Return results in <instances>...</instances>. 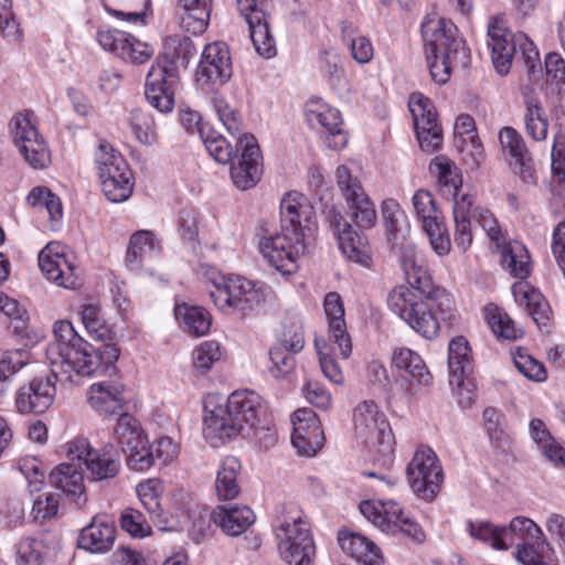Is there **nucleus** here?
Returning a JSON list of instances; mask_svg holds the SVG:
<instances>
[{
  "label": "nucleus",
  "mask_w": 565,
  "mask_h": 565,
  "mask_svg": "<svg viewBox=\"0 0 565 565\" xmlns=\"http://www.w3.org/2000/svg\"><path fill=\"white\" fill-rule=\"evenodd\" d=\"M398 262L411 288H394L388 294V308L415 332L431 340L438 335L441 321L454 319L452 302L444 289L434 285L414 243L401 244Z\"/></svg>",
  "instance_id": "obj_2"
},
{
  "label": "nucleus",
  "mask_w": 565,
  "mask_h": 565,
  "mask_svg": "<svg viewBox=\"0 0 565 565\" xmlns=\"http://www.w3.org/2000/svg\"><path fill=\"white\" fill-rule=\"evenodd\" d=\"M233 75L230 49L224 42L207 44L198 67V81L215 88L227 83Z\"/></svg>",
  "instance_id": "obj_20"
},
{
  "label": "nucleus",
  "mask_w": 565,
  "mask_h": 565,
  "mask_svg": "<svg viewBox=\"0 0 565 565\" xmlns=\"http://www.w3.org/2000/svg\"><path fill=\"white\" fill-rule=\"evenodd\" d=\"M55 394V383L49 376L34 377L17 391V411L20 414H43L53 404Z\"/></svg>",
  "instance_id": "obj_24"
},
{
  "label": "nucleus",
  "mask_w": 565,
  "mask_h": 565,
  "mask_svg": "<svg viewBox=\"0 0 565 565\" xmlns=\"http://www.w3.org/2000/svg\"><path fill=\"white\" fill-rule=\"evenodd\" d=\"M470 348L463 337L455 338L448 348L449 383L462 390L463 380L472 371L470 362Z\"/></svg>",
  "instance_id": "obj_38"
},
{
  "label": "nucleus",
  "mask_w": 565,
  "mask_h": 565,
  "mask_svg": "<svg viewBox=\"0 0 565 565\" xmlns=\"http://www.w3.org/2000/svg\"><path fill=\"white\" fill-rule=\"evenodd\" d=\"M323 308L329 320L330 338L339 349L340 355L343 359H348L352 351V342L347 331L344 306L341 296L335 291L328 292L324 297Z\"/></svg>",
  "instance_id": "obj_29"
},
{
  "label": "nucleus",
  "mask_w": 565,
  "mask_h": 565,
  "mask_svg": "<svg viewBox=\"0 0 565 565\" xmlns=\"http://www.w3.org/2000/svg\"><path fill=\"white\" fill-rule=\"evenodd\" d=\"M484 315L488 324L497 337L507 340H515L521 337L522 331L518 329L513 320L497 306L488 305L484 308Z\"/></svg>",
  "instance_id": "obj_47"
},
{
  "label": "nucleus",
  "mask_w": 565,
  "mask_h": 565,
  "mask_svg": "<svg viewBox=\"0 0 565 565\" xmlns=\"http://www.w3.org/2000/svg\"><path fill=\"white\" fill-rule=\"evenodd\" d=\"M473 199L469 193H457L454 202V241L458 248L466 252L472 243L470 211Z\"/></svg>",
  "instance_id": "obj_37"
},
{
  "label": "nucleus",
  "mask_w": 565,
  "mask_h": 565,
  "mask_svg": "<svg viewBox=\"0 0 565 565\" xmlns=\"http://www.w3.org/2000/svg\"><path fill=\"white\" fill-rule=\"evenodd\" d=\"M501 535L504 550L515 545L518 551L523 546H533L540 540L542 530L533 520L525 516H516L511 520L509 526L501 527Z\"/></svg>",
  "instance_id": "obj_36"
},
{
  "label": "nucleus",
  "mask_w": 565,
  "mask_h": 565,
  "mask_svg": "<svg viewBox=\"0 0 565 565\" xmlns=\"http://www.w3.org/2000/svg\"><path fill=\"white\" fill-rule=\"evenodd\" d=\"M221 359L220 345L215 341H205L193 351V365L201 372H206Z\"/></svg>",
  "instance_id": "obj_60"
},
{
  "label": "nucleus",
  "mask_w": 565,
  "mask_h": 565,
  "mask_svg": "<svg viewBox=\"0 0 565 565\" xmlns=\"http://www.w3.org/2000/svg\"><path fill=\"white\" fill-rule=\"evenodd\" d=\"M119 524L122 531L130 536L143 539L151 535V525L145 515L137 509L126 508L119 518Z\"/></svg>",
  "instance_id": "obj_54"
},
{
  "label": "nucleus",
  "mask_w": 565,
  "mask_h": 565,
  "mask_svg": "<svg viewBox=\"0 0 565 565\" xmlns=\"http://www.w3.org/2000/svg\"><path fill=\"white\" fill-rule=\"evenodd\" d=\"M241 463L235 457H226L222 460L215 479V491L220 500H233L238 497L241 488L237 476Z\"/></svg>",
  "instance_id": "obj_41"
},
{
  "label": "nucleus",
  "mask_w": 565,
  "mask_h": 565,
  "mask_svg": "<svg viewBox=\"0 0 565 565\" xmlns=\"http://www.w3.org/2000/svg\"><path fill=\"white\" fill-rule=\"evenodd\" d=\"M42 541L26 537L23 539L17 551V564L18 565H43L45 551Z\"/></svg>",
  "instance_id": "obj_58"
},
{
  "label": "nucleus",
  "mask_w": 565,
  "mask_h": 565,
  "mask_svg": "<svg viewBox=\"0 0 565 565\" xmlns=\"http://www.w3.org/2000/svg\"><path fill=\"white\" fill-rule=\"evenodd\" d=\"M382 215L387 233L396 238L405 223V214L399 204L393 199L385 200L382 204Z\"/></svg>",
  "instance_id": "obj_62"
},
{
  "label": "nucleus",
  "mask_w": 565,
  "mask_h": 565,
  "mask_svg": "<svg viewBox=\"0 0 565 565\" xmlns=\"http://www.w3.org/2000/svg\"><path fill=\"white\" fill-rule=\"evenodd\" d=\"M28 202L34 207H44L52 221H57L62 217V202L47 188L38 186L32 189L28 195Z\"/></svg>",
  "instance_id": "obj_52"
},
{
  "label": "nucleus",
  "mask_w": 565,
  "mask_h": 565,
  "mask_svg": "<svg viewBox=\"0 0 565 565\" xmlns=\"http://www.w3.org/2000/svg\"><path fill=\"white\" fill-rule=\"evenodd\" d=\"M213 522L228 536L243 534L255 521L254 512L246 505H218L212 512Z\"/></svg>",
  "instance_id": "obj_31"
},
{
  "label": "nucleus",
  "mask_w": 565,
  "mask_h": 565,
  "mask_svg": "<svg viewBox=\"0 0 565 565\" xmlns=\"http://www.w3.org/2000/svg\"><path fill=\"white\" fill-rule=\"evenodd\" d=\"M472 217L501 250V263L510 274L516 278H526L530 274V256L525 246L518 242L508 243L505 233L490 210L478 206L473 210Z\"/></svg>",
  "instance_id": "obj_11"
},
{
  "label": "nucleus",
  "mask_w": 565,
  "mask_h": 565,
  "mask_svg": "<svg viewBox=\"0 0 565 565\" xmlns=\"http://www.w3.org/2000/svg\"><path fill=\"white\" fill-rule=\"evenodd\" d=\"M527 135L536 141L544 140L547 135V119L540 103L534 99L526 100V113L524 116Z\"/></svg>",
  "instance_id": "obj_48"
},
{
  "label": "nucleus",
  "mask_w": 565,
  "mask_h": 565,
  "mask_svg": "<svg viewBox=\"0 0 565 565\" xmlns=\"http://www.w3.org/2000/svg\"><path fill=\"white\" fill-rule=\"evenodd\" d=\"M136 491L151 521L157 524L160 530H167L169 514L163 511L160 503L161 482L156 479H148L140 482L137 486Z\"/></svg>",
  "instance_id": "obj_39"
},
{
  "label": "nucleus",
  "mask_w": 565,
  "mask_h": 565,
  "mask_svg": "<svg viewBox=\"0 0 565 565\" xmlns=\"http://www.w3.org/2000/svg\"><path fill=\"white\" fill-rule=\"evenodd\" d=\"M512 294L515 302L525 308L527 315L532 317L537 326H546L551 309L541 292L532 289L529 284L519 281L513 284Z\"/></svg>",
  "instance_id": "obj_34"
},
{
  "label": "nucleus",
  "mask_w": 565,
  "mask_h": 565,
  "mask_svg": "<svg viewBox=\"0 0 565 565\" xmlns=\"http://www.w3.org/2000/svg\"><path fill=\"white\" fill-rule=\"evenodd\" d=\"M408 106L420 148L426 152L438 150L443 143V134L431 100L420 93H414L409 97Z\"/></svg>",
  "instance_id": "obj_17"
},
{
  "label": "nucleus",
  "mask_w": 565,
  "mask_h": 565,
  "mask_svg": "<svg viewBox=\"0 0 565 565\" xmlns=\"http://www.w3.org/2000/svg\"><path fill=\"white\" fill-rule=\"evenodd\" d=\"M65 457L85 466L88 477L94 481L115 478L120 470V456L113 444L94 449L86 438L77 437L62 447Z\"/></svg>",
  "instance_id": "obj_9"
},
{
  "label": "nucleus",
  "mask_w": 565,
  "mask_h": 565,
  "mask_svg": "<svg viewBox=\"0 0 565 565\" xmlns=\"http://www.w3.org/2000/svg\"><path fill=\"white\" fill-rule=\"evenodd\" d=\"M273 531L278 553L288 565H313L315 542L297 505L281 507L274 520Z\"/></svg>",
  "instance_id": "obj_7"
},
{
  "label": "nucleus",
  "mask_w": 565,
  "mask_h": 565,
  "mask_svg": "<svg viewBox=\"0 0 565 565\" xmlns=\"http://www.w3.org/2000/svg\"><path fill=\"white\" fill-rule=\"evenodd\" d=\"M175 315L182 317L183 323L190 334L195 337L204 335L211 327V316L202 307L178 306Z\"/></svg>",
  "instance_id": "obj_46"
},
{
  "label": "nucleus",
  "mask_w": 565,
  "mask_h": 565,
  "mask_svg": "<svg viewBox=\"0 0 565 565\" xmlns=\"http://www.w3.org/2000/svg\"><path fill=\"white\" fill-rule=\"evenodd\" d=\"M294 426L291 441L301 455L313 456L324 443V435L316 413L299 408L291 417Z\"/></svg>",
  "instance_id": "obj_23"
},
{
  "label": "nucleus",
  "mask_w": 565,
  "mask_h": 565,
  "mask_svg": "<svg viewBox=\"0 0 565 565\" xmlns=\"http://www.w3.org/2000/svg\"><path fill=\"white\" fill-rule=\"evenodd\" d=\"M95 161L105 196L121 203L128 200L134 190L132 172L124 157L108 142L99 143Z\"/></svg>",
  "instance_id": "obj_8"
},
{
  "label": "nucleus",
  "mask_w": 565,
  "mask_h": 565,
  "mask_svg": "<svg viewBox=\"0 0 565 565\" xmlns=\"http://www.w3.org/2000/svg\"><path fill=\"white\" fill-rule=\"evenodd\" d=\"M114 435L126 454L130 469L146 471L153 466V450L135 417L127 413L121 414L114 428Z\"/></svg>",
  "instance_id": "obj_14"
},
{
  "label": "nucleus",
  "mask_w": 565,
  "mask_h": 565,
  "mask_svg": "<svg viewBox=\"0 0 565 565\" xmlns=\"http://www.w3.org/2000/svg\"><path fill=\"white\" fill-rule=\"evenodd\" d=\"M213 107L220 121L230 135V138L227 139L235 145L237 139H241L243 138V135H246L245 132H242V124L235 109H233L223 98H214Z\"/></svg>",
  "instance_id": "obj_53"
},
{
  "label": "nucleus",
  "mask_w": 565,
  "mask_h": 565,
  "mask_svg": "<svg viewBox=\"0 0 565 565\" xmlns=\"http://www.w3.org/2000/svg\"><path fill=\"white\" fill-rule=\"evenodd\" d=\"M154 248L152 232L141 230L130 236L126 260L129 264H139L141 259Z\"/></svg>",
  "instance_id": "obj_55"
},
{
  "label": "nucleus",
  "mask_w": 565,
  "mask_h": 565,
  "mask_svg": "<svg viewBox=\"0 0 565 565\" xmlns=\"http://www.w3.org/2000/svg\"><path fill=\"white\" fill-rule=\"evenodd\" d=\"M430 169L437 175L439 183L454 189L452 195L456 202V194L463 193L462 179L456 164L446 158H436Z\"/></svg>",
  "instance_id": "obj_51"
},
{
  "label": "nucleus",
  "mask_w": 565,
  "mask_h": 565,
  "mask_svg": "<svg viewBox=\"0 0 565 565\" xmlns=\"http://www.w3.org/2000/svg\"><path fill=\"white\" fill-rule=\"evenodd\" d=\"M132 134L143 145H152L157 140L156 124L152 115L143 109H134L129 117Z\"/></svg>",
  "instance_id": "obj_49"
},
{
  "label": "nucleus",
  "mask_w": 565,
  "mask_h": 565,
  "mask_svg": "<svg viewBox=\"0 0 565 565\" xmlns=\"http://www.w3.org/2000/svg\"><path fill=\"white\" fill-rule=\"evenodd\" d=\"M337 239L342 254L348 259L364 267L371 266L372 258L370 246L366 241L353 230V227L347 232H341Z\"/></svg>",
  "instance_id": "obj_44"
},
{
  "label": "nucleus",
  "mask_w": 565,
  "mask_h": 565,
  "mask_svg": "<svg viewBox=\"0 0 565 565\" xmlns=\"http://www.w3.org/2000/svg\"><path fill=\"white\" fill-rule=\"evenodd\" d=\"M530 435L550 461L565 466V450L555 441L542 419L533 418L530 422Z\"/></svg>",
  "instance_id": "obj_43"
},
{
  "label": "nucleus",
  "mask_w": 565,
  "mask_h": 565,
  "mask_svg": "<svg viewBox=\"0 0 565 565\" xmlns=\"http://www.w3.org/2000/svg\"><path fill=\"white\" fill-rule=\"evenodd\" d=\"M422 35L429 73L435 83L446 84L455 66L468 65V50L450 20L436 14L427 15L422 23Z\"/></svg>",
  "instance_id": "obj_5"
},
{
  "label": "nucleus",
  "mask_w": 565,
  "mask_h": 565,
  "mask_svg": "<svg viewBox=\"0 0 565 565\" xmlns=\"http://www.w3.org/2000/svg\"><path fill=\"white\" fill-rule=\"evenodd\" d=\"M55 341L47 348L46 355L54 379L62 385H81L85 377L108 374L109 379L94 383L87 392L89 406L99 415L110 416L122 411L126 403V385L116 373L119 349L114 343L94 348L85 341L68 320L54 323Z\"/></svg>",
  "instance_id": "obj_1"
},
{
  "label": "nucleus",
  "mask_w": 565,
  "mask_h": 565,
  "mask_svg": "<svg viewBox=\"0 0 565 565\" xmlns=\"http://www.w3.org/2000/svg\"><path fill=\"white\" fill-rule=\"evenodd\" d=\"M209 294L214 305L225 313H245L262 301L259 291L250 280L234 275L214 281Z\"/></svg>",
  "instance_id": "obj_13"
},
{
  "label": "nucleus",
  "mask_w": 565,
  "mask_h": 565,
  "mask_svg": "<svg viewBox=\"0 0 565 565\" xmlns=\"http://www.w3.org/2000/svg\"><path fill=\"white\" fill-rule=\"evenodd\" d=\"M408 483L414 493L425 500L433 501L444 480L443 468L435 451L427 446H419L407 466Z\"/></svg>",
  "instance_id": "obj_15"
},
{
  "label": "nucleus",
  "mask_w": 565,
  "mask_h": 565,
  "mask_svg": "<svg viewBox=\"0 0 565 565\" xmlns=\"http://www.w3.org/2000/svg\"><path fill=\"white\" fill-rule=\"evenodd\" d=\"M488 36L492 63L497 72L504 75L509 72L516 53V34L507 28L503 19L491 18L488 23Z\"/></svg>",
  "instance_id": "obj_25"
},
{
  "label": "nucleus",
  "mask_w": 565,
  "mask_h": 565,
  "mask_svg": "<svg viewBox=\"0 0 565 565\" xmlns=\"http://www.w3.org/2000/svg\"><path fill=\"white\" fill-rule=\"evenodd\" d=\"M204 408L203 435L212 447H218L238 436L252 439L265 449L277 441L267 406L253 391H235L224 403H217L216 396H210Z\"/></svg>",
  "instance_id": "obj_3"
},
{
  "label": "nucleus",
  "mask_w": 565,
  "mask_h": 565,
  "mask_svg": "<svg viewBox=\"0 0 565 565\" xmlns=\"http://www.w3.org/2000/svg\"><path fill=\"white\" fill-rule=\"evenodd\" d=\"M335 179L339 190L344 196L356 225L361 228H370L376 222L374 204L364 192L361 182L354 178L348 167L340 166L335 171Z\"/></svg>",
  "instance_id": "obj_19"
},
{
  "label": "nucleus",
  "mask_w": 565,
  "mask_h": 565,
  "mask_svg": "<svg viewBox=\"0 0 565 565\" xmlns=\"http://www.w3.org/2000/svg\"><path fill=\"white\" fill-rule=\"evenodd\" d=\"M39 266L47 279L61 287L76 289L81 286L76 264L66 254V247L57 242L49 243L40 252Z\"/></svg>",
  "instance_id": "obj_18"
},
{
  "label": "nucleus",
  "mask_w": 565,
  "mask_h": 565,
  "mask_svg": "<svg viewBox=\"0 0 565 565\" xmlns=\"http://www.w3.org/2000/svg\"><path fill=\"white\" fill-rule=\"evenodd\" d=\"M355 434L365 441L379 447L386 458L394 452L395 438L386 416L373 401H363L353 412Z\"/></svg>",
  "instance_id": "obj_12"
},
{
  "label": "nucleus",
  "mask_w": 565,
  "mask_h": 565,
  "mask_svg": "<svg viewBox=\"0 0 565 565\" xmlns=\"http://www.w3.org/2000/svg\"><path fill=\"white\" fill-rule=\"evenodd\" d=\"M237 8L249 28L255 50L267 58L276 54V43L270 33L263 6L258 0H237Z\"/></svg>",
  "instance_id": "obj_21"
},
{
  "label": "nucleus",
  "mask_w": 565,
  "mask_h": 565,
  "mask_svg": "<svg viewBox=\"0 0 565 565\" xmlns=\"http://www.w3.org/2000/svg\"><path fill=\"white\" fill-rule=\"evenodd\" d=\"M184 10L182 24L194 34L203 33L210 21L212 0H179Z\"/></svg>",
  "instance_id": "obj_42"
},
{
  "label": "nucleus",
  "mask_w": 565,
  "mask_h": 565,
  "mask_svg": "<svg viewBox=\"0 0 565 565\" xmlns=\"http://www.w3.org/2000/svg\"><path fill=\"white\" fill-rule=\"evenodd\" d=\"M195 54V46L189 36L183 34L169 35L163 41L162 52L157 62L161 67L173 66L178 74L180 66L185 67L190 58Z\"/></svg>",
  "instance_id": "obj_35"
},
{
  "label": "nucleus",
  "mask_w": 565,
  "mask_h": 565,
  "mask_svg": "<svg viewBox=\"0 0 565 565\" xmlns=\"http://www.w3.org/2000/svg\"><path fill=\"white\" fill-rule=\"evenodd\" d=\"M316 348L323 375L329 381L335 384H341L343 382V374L341 372L340 366L338 365V363L330 353L331 349L327 345L324 341H316Z\"/></svg>",
  "instance_id": "obj_63"
},
{
  "label": "nucleus",
  "mask_w": 565,
  "mask_h": 565,
  "mask_svg": "<svg viewBox=\"0 0 565 565\" xmlns=\"http://www.w3.org/2000/svg\"><path fill=\"white\" fill-rule=\"evenodd\" d=\"M513 362L519 372L531 381L543 382L547 377L543 363L534 359L524 349H518L513 353Z\"/></svg>",
  "instance_id": "obj_56"
},
{
  "label": "nucleus",
  "mask_w": 565,
  "mask_h": 565,
  "mask_svg": "<svg viewBox=\"0 0 565 565\" xmlns=\"http://www.w3.org/2000/svg\"><path fill=\"white\" fill-rule=\"evenodd\" d=\"M202 140L209 153L220 163H237L231 167V178L236 188L247 190L256 185L260 180L262 153L259 146L253 135H243L233 145L227 137L214 131H206L205 128H199Z\"/></svg>",
  "instance_id": "obj_6"
},
{
  "label": "nucleus",
  "mask_w": 565,
  "mask_h": 565,
  "mask_svg": "<svg viewBox=\"0 0 565 565\" xmlns=\"http://www.w3.org/2000/svg\"><path fill=\"white\" fill-rule=\"evenodd\" d=\"M116 527L106 515H95L88 525L82 529L77 545L90 553H106L115 543Z\"/></svg>",
  "instance_id": "obj_28"
},
{
  "label": "nucleus",
  "mask_w": 565,
  "mask_h": 565,
  "mask_svg": "<svg viewBox=\"0 0 565 565\" xmlns=\"http://www.w3.org/2000/svg\"><path fill=\"white\" fill-rule=\"evenodd\" d=\"M393 364L399 371H404L403 379L409 383L408 391L414 394L413 385L428 386L431 383L429 373L424 360L414 351L403 348L394 351Z\"/></svg>",
  "instance_id": "obj_32"
},
{
  "label": "nucleus",
  "mask_w": 565,
  "mask_h": 565,
  "mask_svg": "<svg viewBox=\"0 0 565 565\" xmlns=\"http://www.w3.org/2000/svg\"><path fill=\"white\" fill-rule=\"evenodd\" d=\"M499 140L503 152H508L515 160V164L520 167L523 178L532 179L531 157L521 135L514 128L504 127L500 130Z\"/></svg>",
  "instance_id": "obj_40"
},
{
  "label": "nucleus",
  "mask_w": 565,
  "mask_h": 565,
  "mask_svg": "<svg viewBox=\"0 0 565 565\" xmlns=\"http://www.w3.org/2000/svg\"><path fill=\"white\" fill-rule=\"evenodd\" d=\"M484 427L492 444L501 447L507 441V435L502 427L503 415L493 407L483 411Z\"/></svg>",
  "instance_id": "obj_64"
},
{
  "label": "nucleus",
  "mask_w": 565,
  "mask_h": 565,
  "mask_svg": "<svg viewBox=\"0 0 565 565\" xmlns=\"http://www.w3.org/2000/svg\"><path fill=\"white\" fill-rule=\"evenodd\" d=\"M312 213L303 194L289 192L280 202V230H273L266 223L259 227V252L282 275H291L298 269V258L306 252L303 222H308Z\"/></svg>",
  "instance_id": "obj_4"
},
{
  "label": "nucleus",
  "mask_w": 565,
  "mask_h": 565,
  "mask_svg": "<svg viewBox=\"0 0 565 565\" xmlns=\"http://www.w3.org/2000/svg\"><path fill=\"white\" fill-rule=\"evenodd\" d=\"M306 116L312 126H320L328 134L327 143L330 148L341 149L347 142V136L342 131V118L340 111L320 102L311 100L307 107Z\"/></svg>",
  "instance_id": "obj_26"
},
{
  "label": "nucleus",
  "mask_w": 565,
  "mask_h": 565,
  "mask_svg": "<svg viewBox=\"0 0 565 565\" xmlns=\"http://www.w3.org/2000/svg\"><path fill=\"white\" fill-rule=\"evenodd\" d=\"M468 532L471 537L489 544L493 548L504 550V543L501 535V527H497L488 521H478L468 523Z\"/></svg>",
  "instance_id": "obj_57"
},
{
  "label": "nucleus",
  "mask_w": 565,
  "mask_h": 565,
  "mask_svg": "<svg viewBox=\"0 0 565 565\" xmlns=\"http://www.w3.org/2000/svg\"><path fill=\"white\" fill-rule=\"evenodd\" d=\"M423 226V230L429 238L431 248L439 255L445 256L450 252L451 243L446 225L439 220L429 221Z\"/></svg>",
  "instance_id": "obj_59"
},
{
  "label": "nucleus",
  "mask_w": 565,
  "mask_h": 565,
  "mask_svg": "<svg viewBox=\"0 0 565 565\" xmlns=\"http://www.w3.org/2000/svg\"><path fill=\"white\" fill-rule=\"evenodd\" d=\"M52 484L82 507L86 502L84 476L79 462L71 461L58 465L50 475Z\"/></svg>",
  "instance_id": "obj_30"
},
{
  "label": "nucleus",
  "mask_w": 565,
  "mask_h": 565,
  "mask_svg": "<svg viewBox=\"0 0 565 565\" xmlns=\"http://www.w3.org/2000/svg\"><path fill=\"white\" fill-rule=\"evenodd\" d=\"M13 141L24 157L25 161L34 169L45 168L51 160L45 141L31 122L28 113L17 114L10 122Z\"/></svg>",
  "instance_id": "obj_16"
},
{
  "label": "nucleus",
  "mask_w": 565,
  "mask_h": 565,
  "mask_svg": "<svg viewBox=\"0 0 565 565\" xmlns=\"http://www.w3.org/2000/svg\"><path fill=\"white\" fill-rule=\"evenodd\" d=\"M82 322L93 340L105 341L110 330L106 324L102 310L96 305H85L81 311Z\"/></svg>",
  "instance_id": "obj_50"
},
{
  "label": "nucleus",
  "mask_w": 565,
  "mask_h": 565,
  "mask_svg": "<svg viewBox=\"0 0 565 565\" xmlns=\"http://www.w3.org/2000/svg\"><path fill=\"white\" fill-rule=\"evenodd\" d=\"M361 513L382 532L395 535L403 533L415 543L420 544L426 535L422 526L395 501H363Z\"/></svg>",
  "instance_id": "obj_10"
},
{
  "label": "nucleus",
  "mask_w": 565,
  "mask_h": 565,
  "mask_svg": "<svg viewBox=\"0 0 565 565\" xmlns=\"http://www.w3.org/2000/svg\"><path fill=\"white\" fill-rule=\"evenodd\" d=\"M29 354L24 350L6 352L0 359V397L8 395L14 387L19 371L28 364Z\"/></svg>",
  "instance_id": "obj_45"
},
{
  "label": "nucleus",
  "mask_w": 565,
  "mask_h": 565,
  "mask_svg": "<svg viewBox=\"0 0 565 565\" xmlns=\"http://www.w3.org/2000/svg\"><path fill=\"white\" fill-rule=\"evenodd\" d=\"M179 78L173 66L161 67V63L153 64L147 74L145 95L148 103L160 113L173 109V86Z\"/></svg>",
  "instance_id": "obj_22"
},
{
  "label": "nucleus",
  "mask_w": 565,
  "mask_h": 565,
  "mask_svg": "<svg viewBox=\"0 0 565 565\" xmlns=\"http://www.w3.org/2000/svg\"><path fill=\"white\" fill-rule=\"evenodd\" d=\"M60 495L56 493L40 494L33 500L31 515L35 522H42L56 515Z\"/></svg>",
  "instance_id": "obj_61"
},
{
  "label": "nucleus",
  "mask_w": 565,
  "mask_h": 565,
  "mask_svg": "<svg viewBox=\"0 0 565 565\" xmlns=\"http://www.w3.org/2000/svg\"><path fill=\"white\" fill-rule=\"evenodd\" d=\"M305 339L301 327L295 326L292 331L284 333L281 341L269 351L273 363L270 372L275 377H284L295 367V354L303 349Z\"/></svg>",
  "instance_id": "obj_27"
},
{
  "label": "nucleus",
  "mask_w": 565,
  "mask_h": 565,
  "mask_svg": "<svg viewBox=\"0 0 565 565\" xmlns=\"http://www.w3.org/2000/svg\"><path fill=\"white\" fill-rule=\"evenodd\" d=\"M339 544L343 552L361 565H384L380 548L367 537L348 531L339 532Z\"/></svg>",
  "instance_id": "obj_33"
}]
</instances>
